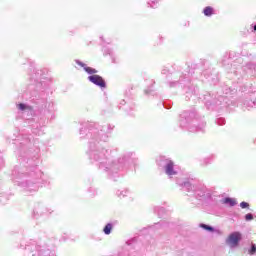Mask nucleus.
Returning <instances> with one entry per match:
<instances>
[{"instance_id": "nucleus-1", "label": "nucleus", "mask_w": 256, "mask_h": 256, "mask_svg": "<svg viewBox=\"0 0 256 256\" xmlns=\"http://www.w3.org/2000/svg\"><path fill=\"white\" fill-rule=\"evenodd\" d=\"M77 65H80V67H83L84 71H86V73H88V75H90L88 77V80L90 81V83H93L94 85H97L98 87H105V80H103V78L95 73H97V70L95 68H91L85 64H83V62L77 60L76 61Z\"/></svg>"}, {"instance_id": "nucleus-2", "label": "nucleus", "mask_w": 256, "mask_h": 256, "mask_svg": "<svg viewBox=\"0 0 256 256\" xmlns=\"http://www.w3.org/2000/svg\"><path fill=\"white\" fill-rule=\"evenodd\" d=\"M241 239H243V235L241 234V232H232L226 238V245H228L230 249H236V247H239V243H241Z\"/></svg>"}, {"instance_id": "nucleus-3", "label": "nucleus", "mask_w": 256, "mask_h": 256, "mask_svg": "<svg viewBox=\"0 0 256 256\" xmlns=\"http://www.w3.org/2000/svg\"><path fill=\"white\" fill-rule=\"evenodd\" d=\"M164 165H165L166 175H168L169 177H173V175H177V170H175V166L173 164V161L165 160Z\"/></svg>"}, {"instance_id": "nucleus-4", "label": "nucleus", "mask_w": 256, "mask_h": 256, "mask_svg": "<svg viewBox=\"0 0 256 256\" xmlns=\"http://www.w3.org/2000/svg\"><path fill=\"white\" fill-rule=\"evenodd\" d=\"M223 203L229 205V207H235V205H237V200L235 198H224Z\"/></svg>"}, {"instance_id": "nucleus-5", "label": "nucleus", "mask_w": 256, "mask_h": 256, "mask_svg": "<svg viewBox=\"0 0 256 256\" xmlns=\"http://www.w3.org/2000/svg\"><path fill=\"white\" fill-rule=\"evenodd\" d=\"M201 229H204L205 231H208L209 233H215L217 231L215 228L206 225V224H200Z\"/></svg>"}, {"instance_id": "nucleus-6", "label": "nucleus", "mask_w": 256, "mask_h": 256, "mask_svg": "<svg viewBox=\"0 0 256 256\" xmlns=\"http://www.w3.org/2000/svg\"><path fill=\"white\" fill-rule=\"evenodd\" d=\"M112 229H113V225L107 224V225L104 227L103 231H104L105 235H111Z\"/></svg>"}, {"instance_id": "nucleus-7", "label": "nucleus", "mask_w": 256, "mask_h": 256, "mask_svg": "<svg viewBox=\"0 0 256 256\" xmlns=\"http://www.w3.org/2000/svg\"><path fill=\"white\" fill-rule=\"evenodd\" d=\"M203 12L206 17H211V15H213V8L208 6L204 9Z\"/></svg>"}, {"instance_id": "nucleus-8", "label": "nucleus", "mask_w": 256, "mask_h": 256, "mask_svg": "<svg viewBox=\"0 0 256 256\" xmlns=\"http://www.w3.org/2000/svg\"><path fill=\"white\" fill-rule=\"evenodd\" d=\"M148 5H149L152 9H155V8L159 7V1H157V0H151L150 2H148Z\"/></svg>"}, {"instance_id": "nucleus-9", "label": "nucleus", "mask_w": 256, "mask_h": 256, "mask_svg": "<svg viewBox=\"0 0 256 256\" xmlns=\"http://www.w3.org/2000/svg\"><path fill=\"white\" fill-rule=\"evenodd\" d=\"M129 195V190H122L119 194V197H127Z\"/></svg>"}, {"instance_id": "nucleus-10", "label": "nucleus", "mask_w": 256, "mask_h": 256, "mask_svg": "<svg viewBox=\"0 0 256 256\" xmlns=\"http://www.w3.org/2000/svg\"><path fill=\"white\" fill-rule=\"evenodd\" d=\"M241 209H249V203L247 202H241L240 203Z\"/></svg>"}, {"instance_id": "nucleus-11", "label": "nucleus", "mask_w": 256, "mask_h": 256, "mask_svg": "<svg viewBox=\"0 0 256 256\" xmlns=\"http://www.w3.org/2000/svg\"><path fill=\"white\" fill-rule=\"evenodd\" d=\"M245 220L246 221H253V214L251 213H248L245 215Z\"/></svg>"}, {"instance_id": "nucleus-12", "label": "nucleus", "mask_w": 256, "mask_h": 256, "mask_svg": "<svg viewBox=\"0 0 256 256\" xmlns=\"http://www.w3.org/2000/svg\"><path fill=\"white\" fill-rule=\"evenodd\" d=\"M17 107L20 111H25V109H27V105L25 104H18Z\"/></svg>"}, {"instance_id": "nucleus-13", "label": "nucleus", "mask_w": 256, "mask_h": 256, "mask_svg": "<svg viewBox=\"0 0 256 256\" xmlns=\"http://www.w3.org/2000/svg\"><path fill=\"white\" fill-rule=\"evenodd\" d=\"M249 253H250V255H255V253H256V245L255 244L252 245Z\"/></svg>"}, {"instance_id": "nucleus-14", "label": "nucleus", "mask_w": 256, "mask_h": 256, "mask_svg": "<svg viewBox=\"0 0 256 256\" xmlns=\"http://www.w3.org/2000/svg\"><path fill=\"white\" fill-rule=\"evenodd\" d=\"M254 31H256V25L254 26Z\"/></svg>"}]
</instances>
